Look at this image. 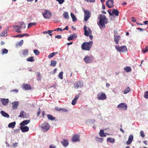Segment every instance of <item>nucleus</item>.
<instances>
[{
	"label": "nucleus",
	"instance_id": "49530a36",
	"mask_svg": "<svg viewBox=\"0 0 148 148\" xmlns=\"http://www.w3.org/2000/svg\"><path fill=\"white\" fill-rule=\"evenodd\" d=\"M36 23H30L28 24V28H29L30 27L32 26L33 25H36Z\"/></svg>",
	"mask_w": 148,
	"mask_h": 148
},
{
	"label": "nucleus",
	"instance_id": "473e14b6",
	"mask_svg": "<svg viewBox=\"0 0 148 148\" xmlns=\"http://www.w3.org/2000/svg\"><path fill=\"white\" fill-rule=\"evenodd\" d=\"M57 62L54 60H52L51 61L50 66H55Z\"/></svg>",
	"mask_w": 148,
	"mask_h": 148
},
{
	"label": "nucleus",
	"instance_id": "338daca9",
	"mask_svg": "<svg viewBox=\"0 0 148 148\" xmlns=\"http://www.w3.org/2000/svg\"><path fill=\"white\" fill-rule=\"evenodd\" d=\"M49 148H56V147L53 145H51L50 146Z\"/></svg>",
	"mask_w": 148,
	"mask_h": 148
},
{
	"label": "nucleus",
	"instance_id": "e2e57ef3",
	"mask_svg": "<svg viewBox=\"0 0 148 148\" xmlns=\"http://www.w3.org/2000/svg\"><path fill=\"white\" fill-rule=\"evenodd\" d=\"M137 29L139 30L140 31H143L145 30V29H143L140 28H137Z\"/></svg>",
	"mask_w": 148,
	"mask_h": 148
},
{
	"label": "nucleus",
	"instance_id": "a878e982",
	"mask_svg": "<svg viewBox=\"0 0 148 148\" xmlns=\"http://www.w3.org/2000/svg\"><path fill=\"white\" fill-rule=\"evenodd\" d=\"M16 125V122H13L12 123H10L8 125V127L9 128H11L13 129L14 128Z\"/></svg>",
	"mask_w": 148,
	"mask_h": 148
},
{
	"label": "nucleus",
	"instance_id": "f257e3e1",
	"mask_svg": "<svg viewBox=\"0 0 148 148\" xmlns=\"http://www.w3.org/2000/svg\"><path fill=\"white\" fill-rule=\"evenodd\" d=\"M99 19V22L98 24L99 28L101 29H105L106 27L105 24L108 23V19L105 15L102 14L100 15Z\"/></svg>",
	"mask_w": 148,
	"mask_h": 148
},
{
	"label": "nucleus",
	"instance_id": "393cba45",
	"mask_svg": "<svg viewBox=\"0 0 148 148\" xmlns=\"http://www.w3.org/2000/svg\"><path fill=\"white\" fill-rule=\"evenodd\" d=\"M30 122L29 120H26L23 121L20 123L21 126L25 125L28 124Z\"/></svg>",
	"mask_w": 148,
	"mask_h": 148
},
{
	"label": "nucleus",
	"instance_id": "4be33fe9",
	"mask_svg": "<svg viewBox=\"0 0 148 148\" xmlns=\"http://www.w3.org/2000/svg\"><path fill=\"white\" fill-rule=\"evenodd\" d=\"M28 54V50L27 49L23 50L22 51V56L25 57Z\"/></svg>",
	"mask_w": 148,
	"mask_h": 148
},
{
	"label": "nucleus",
	"instance_id": "4d7b16f0",
	"mask_svg": "<svg viewBox=\"0 0 148 148\" xmlns=\"http://www.w3.org/2000/svg\"><path fill=\"white\" fill-rule=\"evenodd\" d=\"M62 30H63L61 28H57L56 29H55L54 31H57V32H58L59 31H62Z\"/></svg>",
	"mask_w": 148,
	"mask_h": 148
},
{
	"label": "nucleus",
	"instance_id": "bb28decb",
	"mask_svg": "<svg viewBox=\"0 0 148 148\" xmlns=\"http://www.w3.org/2000/svg\"><path fill=\"white\" fill-rule=\"evenodd\" d=\"M47 117L49 120L51 121L56 120V117H53L50 114H47Z\"/></svg>",
	"mask_w": 148,
	"mask_h": 148
},
{
	"label": "nucleus",
	"instance_id": "c03bdc74",
	"mask_svg": "<svg viewBox=\"0 0 148 148\" xmlns=\"http://www.w3.org/2000/svg\"><path fill=\"white\" fill-rule=\"evenodd\" d=\"M34 53L36 55H38L40 53V52L37 49H35L34 50Z\"/></svg>",
	"mask_w": 148,
	"mask_h": 148
},
{
	"label": "nucleus",
	"instance_id": "f704fd0d",
	"mask_svg": "<svg viewBox=\"0 0 148 148\" xmlns=\"http://www.w3.org/2000/svg\"><path fill=\"white\" fill-rule=\"evenodd\" d=\"M130 91V89L129 87H128L127 88L125 89L124 92L123 93L124 94H126L128 92H129Z\"/></svg>",
	"mask_w": 148,
	"mask_h": 148
},
{
	"label": "nucleus",
	"instance_id": "c756f323",
	"mask_svg": "<svg viewBox=\"0 0 148 148\" xmlns=\"http://www.w3.org/2000/svg\"><path fill=\"white\" fill-rule=\"evenodd\" d=\"M36 77H37V80H41V78H42V76L41 75L40 73L39 72H38L36 73Z\"/></svg>",
	"mask_w": 148,
	"mask_h": 148
},
{
	"label": "nucleus",
	"instance_id": "72a5a7b5",
	"mask_svg": "<svg viewBox=\"0 0 148 148\" xmlns=\"http://www.w3.org/2000/svg\"><path fill=\"white\" fill-rule=\"evenodd\" d=\"M58 53V52H53L50 54L48 56V57L49 58H51L52 57L54 56L56 54Z\"/></svg>",
	"mask_w": 148,
	"mask_h": 148
},
{
	"label": "nucleus",
	"instance_id": "e433bc0d",
	"mask_svg": "<svg viewBox=\"0 0 148 148\" xmlns=\"http://www.w3.org/2000/svg\"><path fill=\"white\" fill-rule=\"evenodd\" d=\"M7 36V32L6 31L3 32L0 34V36L1 37L5 36Z\"/></svg>",
	"mask_w": 148,
	"mask_h": 148
},
{
	"label": "nucleus",
	"instance_id": "f8f14e48",
	"mask_svg": "<svg viewBox=\"0 0 148 148\" xmlns=\"http://www.w3.org/2000/svg\"><path fill=\"white\" fill-rule=\"evenodd\" d=\"M83 84L82 82L81 81L76 82L74 84V87L75 88H78L83 86Z\"/></svg>",
	"mask_w": 148,
	"mask_h": 148
},
{
	"label": "nucleus",
	"instance_id": "052dcab7",
	"mask_svg": "<svg viewBox=\"0 0 148 148\" xmlns=\"http://www.w3.org/2000/svg\"><path fill=\"white\" fill-rule=\"evenodd\" d=\"M76 103V101H75L73 99L72 101L71 104L73 105H74Z\"/></svg>",
	"mask_w": 148,
	"mask_h": 148
},
{
	"label": "nucleus",
	"instance_id": "2f4dec72",
	"mask_svg": "<svg viewBox=\"0 0 148 148\" xmlns=\"http://www.w3.org/2000/svg\"><path fill=\"white\" fill-rule=\"evenodd\" d=\"M71 16L73 22L76 21H77V18L75 17V15L73 13H71Z\"/></svg>",
	"mask_w": 148,
	"mask_h": 148
},
{
	"label": "nucleus",
	"instance_id": "69168bd1",
	"mask_svg": "<svg viewBox=\"0 0 148 148\" xmlns=\"http://www.w3.org/2000/svg\"><path fill=\"white\" fill-rule=\"evenodd\" d=\"M132 21L133 22H135L136 21V20L135 18L134 17H132Z\"/></svg>",
	"mask_w": 148,
	"mask_h": 148
},
{
	"label": "nucleus",
	"instance_id": "6ab92c4d",
	"mask_svg": "<svg viewBox=\"0 0 148 148\" xmlns=\"http://www.w3.org/2000/svg\"><path fill=\"white\" fill-rule=\"evenodd\" d=\"M13 27L16 32L18 33H21V31L20 30L21 28L19 26H13Z\"/></svg>",
	"mask_w": 148,
	"mask_h": 148
},
{
	"label": "nucleus",
	"instance_id": "9d476101",
	"mask_svg": "<svg viewBox=\"0 0 148 148\" xmlns=\"http://www.w3.org/2000/svg\"><path fill=\"white\" fill-rule=\"evenodd\" d=\"M113 3V0H107L106 4L108 8H113L114 6Z\"/></svg>",
	"mask_w": 148,
	"mask_h": 148
},
{
	"label": "nucleus",
	"instance_id": "f3484780",
	"mask_svg": "<svg viewBox=\"0 0 148 148\" xmlns=\"http://www.w3.org/2000/svg\"><path fill=\"white\" fill-rule=\"evenodd\" d=\"M19 102L18 101H14L12 103V109L13 110L16 109L17 108L18 106Z\"/></svg>",
	"mask_w": 148,
	"mask_h": 148
},
{
	"label": "nucleus",
	"instance_id": "7c9ffc66",
	"mask_svg": "<svg viewBox=\"0 0 148 148\" xmlns=\"http://www.w3.org/2000/svg\"><path fill=\"white\" fill-rule=\"evenodd\" d=\"M63 16L66 19H68L69 18V16L68 15V13L67 12H65L63 14Z\"/></svg>",
	"mask_w": 148,
	"mask_h": 148
},
{
	"label": "nucleus",
	"instance_id": "cd10ccee",
	"mask_svg": "<svg viewBox=\"0 0 148 148\" xmlns=\"http://www.w3.org/2000/svg\"><path fill=\"white\" fill-rule=\"evenodd\" d=\"M25 36H29V35L27 34H20L19 35H17L14 36V37L15 38L19 37V38H21Z\"/></svg>",
	"mask_w": 148,
	"mask_h": 148
},
{
	"label": "nucleus",
	"instance_id": "2eb2a0df",
	"mask_svg": "<svg viewBox=\"0 0 148 148\" xmlns=\"http://www.w3.org/2000/svg\"><path fill=\"white\" fill-rule=\"evenodd\" d=\"M114 40L116 44H118L119 41L121 39V37L119 35H114Z\"/></svg>",
	"mask_w": 148,
	"mask_h": 148
},
{
	"label": "nucleus",
	"instance_id": "4468645a",
	"mask_svg": "<svg viewBox=\"0 0 148 148\" xmlns=\"http://www.w3.org/2000/svg\"><path fill=\"white\" fill-rule=\"evenodd\" d=\"M79 136L78 135H75L73 136L72 138V140L74 142H78L79 141L80 139L79 138Z\"/></svg>",
	"mask_w": 148,
	"mask_h": 148
},
{
	"label": "nucleus",
	"instance_id": "79ce46f5",
	"mask_svg": "<svg viewBox=\"0 0 148 148\" xmlns=\"http://www.w3.org/2000/svg\"><path fill=\"white\" fill-rule=\"evenodd\" d=\"M24 111L23 110H22L21 111L20 114L18 116V117L23 118L24 117V116L23 114Z\"/></svg>",
	"mask_w": 148,
	"mask_h": 148
},
{
	"label": "nucleus",
	"instance_id": "603ef678",
	"mask_svg": "<svg viewBox=\"0 0 148 148\" xmlns=\"http://www.w3.org/2000/svg\"><path fill=\"white\" fill-rule=\"evenodd\" d=\"M23 41L22 40H21L19 43H18V45L21 46L23 45Z\"/></svg>",
	"mask_w": 148,
	"mask_h": 148
},
{
	"label": "nucleus",
	"instance_id": "7ed1b4c3",
	"mask_svg": "<svg viewBox=\"0 0 148 148\" xmlns=\"http://www.w3.org/2000/svg\"><path fill=\"white\" fill-rule=\"evenodd\" d=\"M115 47L116 49L120 52L123 53L127 50V48L126 46H125L119 47L117 45H116Z\"/></svg>",
	"mask_w": 148,
	"mask_h": 148
},
{
	"label": "nucleus",
	"instance_id": "9b49d317",
	"mask_svg": "<svg viewBox=\"0 0 148 148\" xmlns=\"http://www.w3.org/2000/svg\"><path fill=\"white\" fill-rule=\"evenodd\" d=\"M87 28L86 25H85L84 27V34L86 36H88L89 35V33L90 32L91 33V31L90 28L88 27L87 28L88 30L87 29Z\"/></svg>",
	"mask_w": 148,
	"mask_h": 148
},
{
	"label": "nucleus",
	"instance_id": "1a4fd4ad",
	"mask_svg": "<svg viewBox=\"0 0 148 148\" xmlns=\"http://www.w3.org/2000/svg\"><path fill=\"white\" fill-rule=\"evenodd\" d=\"M117 108L121 110H125L127 109V106L126 104L122 103L119 104Z\"/></svg>",
	"mask_w": 148,
	"mask_h": 148
},
{
	"label": "nucleus",
	"instance_id": "6e6552de",
	"mask_svg": "<svg viewBox=\"0 0 148 148\" xmlns=\"http://www.w3.org/2000/svg\"><path fill=\"white\" fill-rule=\"evenodd\" d=\"M42 15L45 18L49 19L50 18L51 13L49 10H46L45 11V12L43 13Z\"/></svg>",
	"mask_w": 148,
	"mask_h": 148
},
{
	"label": "nucleus",
	"instance_id": "864d4df0",
	"mask_svg": "<svg viewBox=\"0 0 148 148\" xmlns=\"http://www.w3.org/2000/svg\"><path fill=\"white\" fill-rule=\"evenodd\" d=\"M133 135H130V136H129V138H128V140L132 141V140L133 139Z\"/></svg>",
	"mask_w": 148,
	"mask_h": 148
},
{
	"label": "nucleus",
	"instance_id": "ea45409f",
	"mask_svg": "<svg viewBox=\"0 0 148 148\" xmlns=\"http://www.w3.org/2000/svg\"><path fill=\"white\" fill-rule=\"evenodd\" d=\"M63 72L62 71H61L59 73L58 75L59 77L61 79H62L63 78Z\"/></svg>",
	"mask_w": 148,
	"mask_h": 148
},
{
	"label": "nucleus",
	"instance_id": "37998d69",
	"mask_svg": "<svg viewBox=\"0 0 148 148\" xmlns=\"http://www.w3.org/2000/svg\"><path fill=\"white\" fill-rule=\"evenodd\" d=\"M8 52V50L6 49H4L2 51V54H7Z\"/></svg>",
	"mask_w": 148,
	"mask_h": 148
},
{
	"label": "nucleus",
	"instance_id": "dca6fc26",
	"mask_svg": "<svg viewBox=\"0 0 148 148\" xmlns=\"http://www.w3.org/2000/svg\"><path fill=\"white\" fill-rule=\"evenodd\" d=\"M1 101L3 105L5 106L8 104L9 100L8 99L2 98L1 99Z\"/></svg>",
	"mask_w": 148,
	"mask_h": 148
},
{
	"label": "nucleus",
	"instance_id": "39448f33",
	"mask_svg": "<svg viewBox=\"0 0 148 148\" xmlns=\"http://www.w3.org/2000/svg\"><path fill=\"white\" fill-rule=\"evenodd\" d=\"M84 20L86 21L89 19L91 16V12L90 11L86 10L84 11Z\"/></svg>",
	"mask_w": 148,
	"mask_h": 148
},
{
	"label": "nucleus",
	"instance_id": "ddd939ff",
	"mask_svg": "<svg viewBox=\"0 0 148 148\" xmlns=\"http://www.w3.org/2000/svg\"><path fill=\"white\" fill-rule=\"evenodd\" d=\"M20 128L22 132H27L29 130V128L27 126H21Z\"/></svg>",
	"mask_w": 148,
	"mask_h": 148
},
{
	"label": "nucleus",
	"instance_id": "c85d7f7f",
	"mask_svg": "<svg viewBox=\"0 0 148 148\" xmlns=\"http://www.w3.org/2000/svg\"><path fill=\"white\" fill-rule=\"evenodd\" d=\"M99 134L100 136L101 137H105L106 136V135L104 134V130H100L99 133Z\"/></svg>",
	"mask_w": 148,
	"mask_h": 148
},
{
	"label": "nucleus",
	"instance_id": "5fc2aeb1",
	"mask_svg": "<svg viewBox=\"0 0 148 148\" xmlns=\"http://www.w3.org/2000/svg\"><path fill=\"white\" fill-rule=\"evenodd\" d=\"M56 0L57 1H58V3L60 4H62L64 2V0Z\"/></svg>",
	"mask_w": 148,
	"mask_h": 148
},
{
	"label": "nucleus",
	"instance_id": "20e7f679",
	"mask_svg": "<svg viewBox=\"0 0 148 148\" xmlns=\"http://www.w3.org/2000/svg\"><path fill=\"white\" fill-rule=\"evenodd\" d=\"M94 58L92 56H86L84 58V60L86 64L90 63L94 59Z\"/></svg>",
	"mask_w": 148,
	"mask_h": 148
},
{
	"label": "nucleus",
	"instance_id": "680f3d73",
	"mask_svg": "<svg viewBox=\"0 0 148 148\" xmlns=\"http://www.w3.org/2000/svg\"><path fill=\"white\" fill-rule=\"evenodd\" d=\"M55 38H57L59 39H61L62 38L61 36L60 35H58L55 36Z\"/></svg>",
	"mask_w": 148,
	"mask_h": 148
},
{
	"label": "nucleus",
	"instance_id": "412c9836",
	"mask_svg": "<svg viewBox=\"0 0 148 148\" xmlns=\"http://www.w3.org/2000/svg\"><path fill=\"white\" fill-rule=\"evenodd\" d=\"M23 88L25 90H29L31 89V87L28 84H24L23 85Z\"/></svg>",
	"mask_w": 148,
	"mask_h": 148
},
{
	"label": "nucleus",
	"instance_id": "c9c22d12",
	"mask_svg": "<svg viewBox=\"0 0 148 148\" xmlns=\"http://www.w3.org/2000/svg\"><path fill=\"white\" fill-rule=\"evenodd\" d=\"M124 70L127 72H130L131 70V68L129 66H127L124 68Z\"/></svg>",
	"mask_w": 148,
	"mask_h": 148
},
{
	"label": "nucleus",
	"instance_id": "aec40b11",
	"mask_svg": "<svg viewBox=\"0 0 148 148\" xmlns=\"http://www.w3.org/2000/svg\"><path fill=\"white\" fill-rule=\"evenodd\" d=\"M61 143L62 145L64 147H66L69 144L68 141L65 139H63V140L61 142Z\"/></svg>",
	"mask_w": 148,
	"mask_h": 148
},
{
	"label": "nucleus",
	"instance_id": "0eeeda50",
	"mask_svg": "<svg viewBox=\"0 0 148 148\" xmlns=\"http://www.w3.org/2000/svg\"><path fill=\"white\" fill-rule=\"evenodd\" d=\"M97 99L99 100H104L106 99V96L105 93L101 92L98 94Z\"/></svg>",
	"mask_w": 148,
	"mask_h": 148
},
{
	"label": "nucleus",
	"instance_id": "a211bd4d",
	"mask_svg": "<svg viewBox=\"0 0 148 148\" xmlns=\"http://www.w3.org/2000/svg\"><path fill=\"white\" fill-rule=\"evenodd\" d=\"M77 37V35L76 34H71L70 36L68 38V40H73L74 38H76Z\"/></svg>",
	"mask_w": 148,
	"mask_h": 148
},
{
	"label": "nucleus",
	"instance_id": "13d9d810",
	"mask_svg": "<svg viewBox=\"0 0 148 148\" xmlns=\"http://www.w3.org/2000/svg\"><path fill=\"white\" fill-rule=\"evenodd\" d=\"M61 111L62 112H67L68 110L66 108H61Z\"/></svg>",
	"mask_w": 148,
	"mask_h": 148
},
{
	"label": "nucleus",
	"instance_id": "de8ad7c7",
	"mask_svg": "<svg viewBox=\"0 0 148 148\" xmlns=\"http://www.w3.org/2000/svg\"><path fill=\"white\" fill-rule=\"evenodd\" d=\"M54 31V30H49L47 31L44 32H43V34H45V33H48L49 34H51L52 31Z\"/></svg>",
	"mask_w": 148,
	"mask_h": 148
},
{
	"label": "nucleus",
	"instance_id": "f03ea898",
	"mask_svg": "<svg viewBox=\"0 0 148 148\" xmlns=\"http://www.w3.org/2000/svg\"><path fill=\"white\" fill-rule=\"evenodd\" d=\"M93 43L92 41L83 42L81 45L82 49L84 50L89 51L92 47Z\"/></svg>",
	"mask_w": 148,
	"mask_h": 148
},
{
	"label": "nucleus",
	"instance_id": "58836bf2",
	"mask_svg": "<svg viewBox=\"0 0 148 148\" xmlns=\"http://www.w3.org/2000/svg\"><path fill=\"white\" fill-rule=\"evenodd\" d=\"M107 140L108 141L111 143H113L114 142V139L113 138H109L107 139Z\"/></svg>",
	"mask_w": 148,
	"mask_h": 148
},
{
	"label": "nucleus",
	"instance_id": "3c124183",
	"mask_svg": "<svg viewBox=\"0 0 148 148\" xmlns=\"http://www.w3.org/2000/svg\"><path fill=\"white\" fill-rule=\"evenodd\" d=\"M55 109L58 111H61V108L58 107H56Z\"/></svg>",
	"mask_w": 148,
	"mask_h": 148
},
{
	"label": "nucleus",
	"instance_id": "5701e85b",
	"mask_svg": "<svg viewBox=\"0 0 148 148\" xmlns=\"http://www.w3.org/2000/svg\"><path fill=\"white\" fill-rule=\"evenodd\" d=\"M0 113L3 116L5 117L9 118L10 117L9 115L3 111H1L0 112Z\"/></svg>",
	"mask_w": 148,
	"mask_h": 148
},
{
	"label": "nucleus",
	"instance_id": "09e8293b",
	"mask_svg": "<svg viewBox=\"0 0 148 148\" xmlns=\"http://www.w3.org/2000/svg\"><path fill=\"white\" fill-rule=\"evenodd\" d=\"M148 50V48L147 46H146L145 48L143 49V53H146Z\"/></svg>",
	"mask_w": 148,
	"mask_h": 148
},
{
	"label": "nucleus",
	"instance_id": "0e129e2a",
	"mask_svg": "<svg viewBox=\"0 0 148 148\" xmlns=\"http://www.w3.org/2000/svg\"><path fill=\"white\" fill-rule=\"evenodd\" d=\"M132 142L131 141L128 140V141L126 142V144L127 145H129Z\"/></svg>",
	"mask_w": 148,
	"mask_h": 148
},
{
	"label": "nucleus",
	"instance_id": "a18cd8bd",
	"mask_svg": "<svg viewBox=\"0 0 148 148\" xmlns=\"http://www.w3.org/2000/svg\"><path fill=\"white\" fill-rule=\"evenodd\" d=\"M144 97L146 99L148 98V91H146L144 94Z\"/></svg>",
	"mask_w": 148,
	"mask_h": 148
},
{
	"label": "nucleus",
	"instance_id": "774afa93",
	"mask_svg": "<svg viewBox=\"0 0 148 148\" xmlns=\"http://www.w3.org/2000/svg\"><path fill=\"white\" fill-rule=\"evenodd\" d=\"M18 144V143H13V147H15L17 146Z\"/></svg>",
	"mask_w": 148,
	"mask_h": 148
},
{
	"label": "nucleus",
	"instance_id": "423d86ee",
	"mask_svg": "<svg viewBox=\"0 0 148 148\" xmlns=\"http://www.w3.org/2000/svg\"><path fill=\"white\" fill-rule=\"evenodd\" d=\"M50 126L47 123H44L41 125V127L44 132L47 131L50 129Z\"/></svg>",
	"mask_w": 148,
	"mask_h": 148
},
{
	"label": "nucleus",
	"instance_id": "bf43d9fd",
	"mask_svg": "<svg viewBox=\"0 0 148 148\" xmlns=\"http://www.w3.org/2000/svg\"><path fill=\"white\" fill-rule=\"evenodd\" d=\"M18 89H14V90H11V91H10V92H18Z\"/></svg>",
	"mask_w": 148,
	"mask_h": 148
},
{
	"label": "nucleus",
	"instance_id": "a19ab883",
	"mask_svg": "<svg viewBox=\"0 0 148 148\" xmlns=\"http://www.w3.org/2000/svg\"><path fill=\"white\" fill-rule=\"evenodd\" d=\"M21 25V26H19L21 28H25V24L23 22H21L20 24Z\"/></svg>",
	"mask_w": 148,
	"mask_h": 148
},
{
	"label": "nucleus",
	"instance_id": "b1692460",
	"mask_svg": "<svg viewBox=\"0 0 148 148\" xmlns=\"http://www.w3.org/2000/svg\"><path fill=\"white\" fill-rule=\"evenodd\" d=\"M119 12L118 10L115 9H113L112 10V13L116 16H118Z\"/></svg>",
	"mask_w": 148,
	"mask_h": 148
},
{
	"label": "nucleus",
	"instance_id": "8fccbe9b",
	"mask_svg": "<svg viewBox=\"0 0 148 148\" xmlns=\"http://www.w3.org/2000/svg\"><path fill=\"white\" fill-rule=\"evenodd\" d=\"M140 136L142 137L143 138V137H145V135L144 134V132L143 131H140Z\"/></svg>",
	"mask_w": 148,
	"mask_h": 148
},
{
	"label": "nucleus",
	"instance_id": "4c0bfd02",
	"mask_svg": "<svg viewBox=\"0 0 148 148\" xmlns=\"http://www.w3.org/2000/svg\"><path fill=\"white\" fill-rule=\"evenodd\" d=\"M27 61L29 62H33L34 60V57H29L28 58H27Z\"/></svg>",
	"mask_w": 148,
	"mask_h": 148
},
{
	"label": "nucleus",
	"instance_id": "6e6d98bb",
	"mask_svg": "<svg viewBox=\"0 0 148 148\" xmlns=\"http://www.w3.org/2000/svg\"><path fill=\"white\" fill-rule=\"evenodd\" d=\"M79 94L76 96L73 100L77 101V100L78 99L79 96Z\"/></svg>",
	"mask_w": 148,
	"mask_h": 148
}]
</instances>
